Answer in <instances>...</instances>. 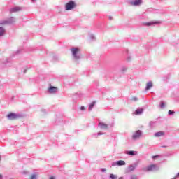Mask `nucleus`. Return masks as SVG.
Masks as SVG:
<instances>
[{
	"mask_svg": "<svg viewBox=\"0 0 179 179\" xmlns=\"http://www.w3.org/2000/svg\"><path fill=\"white\" fill-rule=\"evenodd\" d=\"M165 106H166V104L164 103V102H162L161 108H163V107H164Z\"/></svg>",
	"mask_w": 179,
	"mask_h": 179,
	"instance_id": "nucleus-24",
	"label": "nucleus"
},
{
	"mask_svg": "<svg viewBox=\"0 0 179 179\" xmlns=\"http://www.w3.org/2000/svg\"><path fill=\"white\" fill-rule=\"evenodd\" d=\"M155 170H157V166L156 164H151L146 167L145 171H155Z\"/></svg>",
	"mask_w": 179,
	"mask_h": 179,
	"instance_id": "nucleus-5",
	"label": "nucleus"
},
{
	"mask_svg": "<svg viewBox=\"0 0 179 179\" xmlns=\"http://www.w3.org/2000/svg\"><path fill=\"white\" fill-rule=\"evenodd\" d=\"M136 175H132L131 179H137Z\"/></svg>",
	"mask_w": 179,
	"mask_h": 179,
	"instance_id": "nucleus-23",
	"label": "nucleus"
},
{
	"mask_svg": "<svg viewBox=\"0 0 179 179\" xmlns=\"http://www.w3.org/2000/svg\"><path fill=\"white\" fill-rule=\"evenodd\" d=\"M142 113H143V109L141 108V109H137L134 114H135L136 115H139L142 114Z\"/></svg>",
	"mask_w": 179,
	"mask_h": 179,
	"instance_id": "nucleus-10",
	"label": "nucleus"
},
{
	"mask_svg": "<svg viewBox=\"0 0 179 179\" xmlns=\"http://www.w3.org/2000/svg\"><path fill=\"white\" fill-rule=\"evenodd\" d=\"M110 179H117L118 178V176L114 175V174H110Z\"/></svg>",
	"mask_w": 179,
	"mask_h": 179,
	"instance_id": "nucleus-19",
	"label": "nucleus"
},
{
	"mask_svg": "<svg viewBox=\"0 0 179 179\" xmlns=\"http://www.w3.org/2000/svg\"><path fill=\"white\" fill-rule=\"evenodd\" d=\"M74 58L76 59H79L80 57L77 55L78 51H79V48H73L71 50Z\"/></svg>",
	"mask_w": 179,
	"mask_h": 179,
	"instance_id": "nucleus-4",
	"label": "nucleus"
},
{
	"mask_svg": "<svg viewBox=\"0 0 179 179\" xmlns=\"http://www.w3.org/2000/svg\"><path fill=\"white\" fill-rule=\"evenodd\" d=\"M37 178V175H31L30 177V179H36Z\"/></svg>",
	"mask_w": 179,
	"mask_h": 179,
	"instance_id": "nucleus-21",
	"label": "nucleus"
},
{
	"mask_svg": "<svg viewBox=\"0 0 179 179\" xmlns=\"http://www.w3.org/2000/svg\"><path fill=\"white\" fill-rule=\"evenodd\" d=\"M2 177H3L2 174H0V179H2Z\"/></svg>",
	"mask_w": 179,
	"mask_h": 179,
	"instance_id": "nucleus-28",
	"label": "nucleus"
},
{
	"mask_svg": "<svg viewBox=\"0 0 179 179\" xmlns=\"http://www.w3.org/2000/svg\"><path fill=\"white\" fill-rule=\"evenodd\" d=\"M156 157H159V155H155L152 157V159H156Z\"/></svg>",
	"mask_w": 179,
	"mask_h": 179,
	"instance_id": "nucleus-26",
	"label": "nucleus"
},
{
	"mask_svg": "<svg viewBox=\"0 0 179 179\" xmlns=\"http://www.w3.org/2000/svg\"><path fill=\"white\" fill-rule=\"evenodd\" d=\"M102 171H103V172L107 171V169H102Z\"/></svg>",
	"mask_w": 179,
	"mask_h": 179,
	"instance_id": "nucleus-27",
	"label": "nucleus"
},
{
	"mask_svg": "<svg viewBox=\"0 0 179 179\" xmlns=\"http://www.w3.org/2000/svg\"><path fill=\"white\" fill-rule=\"evenodd\" d=\"M152 87H153V83H152V81L147 83L146 90H149V89H152Z\"/></svg>",
	"mask_w": 179,
	"mask_h": 179,
	"instance_id": "nucleus-9",
	"label": "nucleus"
},
{
	"mask_svg": "<svg viewBox=\"0 0 179 179\" xmlns=\"http://www.w3.org/2000/svg\"><path fill=\"white\" fill-rule=\"evenodd\" d=\"M7 118L12 121L13 120H17V118H19V115L14 113H10L8 115H7Z\"/></svg>",
	"mask_w": 179,
	"mask_h": 179,
	"instance_id": "nucleus-2",
	"label": "nucleus"
},
{
	"mask_svg": "<svg viewBox=\"0 0 179 179\" xmlns=\"http://www.w3.org/2000/svg\"><path fill=\"white\" fill-rule=\"evenodd\" d=\"M117 166H125V162L123 160H120L116 162Z\"/></svg>",
	"mask_w": 179,
	"mask_h": 179,
	"instance_id": "nucleus-12",
	"label": "nucleus"
},
{
	"mask_svg": "<svg viewBox=\"0 0 179 179\" xmlns=\"http://www.w3.org/2000/svg\"><path fill=\"white\" fill-rule=\"evenodd\" d=\"M32 1H35V0H32Z\"/></svg>",
	"mask_w": 179,
	"mask_h": 179,
	"instance_id": "nucleus-30",
	"label": "nucleus"
},
{
	"mask_svg": "<svg viewBox=\"0 0 179 179\" xmlns=\"http://www.w3.org/2000/svg\"><path fill=\"white\" fill-rule=\"evenodd\" d=\"M101 125V128H102V129H107L108 126L107 124H104V123H100Z\"/></svg>",
	"mask_w": 179,
	"mask_h": 179,
	"instance_id": "nucleus-14",
	"label": "nucleus"
},
{
	"mask_svg": "<svg viewBox=\"0 0 179 179\" xmlns=\"http://www.w3.org/2000/svg\"><path fill=\"white\" fill-rule=\"evenodd\" d=\"M164 135V131H159L155 133V136L159 137V136H163Z\"/></svg>",
	"mask_w": 179,
	"mask_h": 179,
	"instance_id": "nucleus-11",
	"label": "nucleus"
},
{
	"mask_svg": "<svg viewBox=\"0 0 179 179\" xmlns=\"http://www.w3.org/2000/svg\"><path fill=\"white\" fill-rule=\"evenodd\" d=\"M119 179H124V178H122V177H121V178H119Z\"/></svg>",
	"mask_w": 179,
	"mask_h": 179,
	"instance_id": "nucleus-29",
	"label": "nucleus"
},
{
	"mask_svg": "<svg viewBox=\"0 0 179 179\" xmlns=\"http://www.w3.org/2000/svg\"><path fill=\"white\" fill-rule=\"evenodd\" d=\"M127 155H130V156H135V155H136V152H135V151H129L127 152Z\"/></svg>",
	"mask_w": 179,
	"mask_h": 179,
	"instance_id": "nucleus-18",
	"label": "nucleus"
},
{
	"mask_svg": "<svg viewBox=\"0 0 179 179\" xmlns=\"http://www.w3.org/2000/svg\"><path fill=\"white\" fill-rule=\"evenodd\" d=\"M49 93H56L58 91V88L57 87L50 86L48 89Z\"/></svg>",
	"mask_w": 179,
	"mask_h": 179,
	"instance_id": "nucleus-7",
	"label": "nucleus"
},
{
	"mask_svg": "<svg viewBox=\"0 0 179 179\" xmlns=\"http://www.w3.org/2000/svg\"><path fill=\"white\" fill-rule=\"evenodd\" d=\"M22 10V8L20 7H14L10 10V13H15L16 12H20Z\"/></svg>",
	"mask_w": 179,
	"mask_h": 179,
	"instance_id": "nucleus-8",
	"label": "nucleus"
},
{
	"mask_svg": "<svg viewBox=\"0 0 179 179\" xmlns=\"http://www.w3.org/2000/svg\"><path fill=\"white\" fill-rule=\"evenodd\" d=\"M138 101V98L134 96L131 98V101Z\"/></svg>",
	"mask_w": 179,
	"mask_h": 179,
	"instance_id": "nucleus-22",
	"label": "nucleus"
},
{
	"mask_svg": "<svg viewBox=\"0 0 179 179\" xmlns=\"http://www.w3.org/2000/svg\"><path fill=\"white\" fill-rule=\"evenodd\" d=\"M160 23L159 22H147V26H152V24H159Z\"/></svg>",
	"mask_w": 179,
	"mask_h": 179,
	"instance_id": "nucleus-13",
	"label": "nucleus"
},
{
	"mask_svg": "<svg viewBox=\"0 0 179 179\" xmlns=\"http://www.w3.org/2000/svg\"><path fill=\"white\" fill-rule=\"evenodd\" d=\"M96 101H93L90 105V110L92 111L93 110V107H94V104H96Z\"/></svg>",
	"mask_w": 179,
	"mask_h": 179,
	"instance_id": "nucleus-17",
	"label": "nucleus"
},
{
	"mask_svg": "<svg viewBox=\"0 0 179 179\" xmlns=\"http://www.w3.org/2000/svg\"><path fill=\"white\" fill-rule=\"evenodd\" d=\"M5 34V29L0 27V36H3Z\"/></svg>",
	"mask_w": 179,
	"mask_h": 179,
	"instance_id": "nucleus-16",
	"label": "nucleus"
},
{
	"mask_svg": "<svg viewBox=\"0 0 179 179\" xmlns=\"http://www.w3.org/2000/svg\"><path fill=\"white\" fill-rule=\"evenodd\" d=\"M75 2L69 1L68 3L66 4V10H72L73 8H75Z\"/></svg>",
	"mask_w": 179,
	"mask_h": 179,
	"instance_id": "nucleus-1",
	"label": "nucleus"
},
{
	"mask_svg": "<svg viewBox=\"0 0 179 179\" xmlns=\"http://www.w3.org/2000/svg\"><path fill=\"white\" fill-rule=\"evenodd\" d=\"M168 114H169V115H171V114H176V112H174V110H169Z\"/></svg>",
	"mask_w": 179,
	"mask_h": 179,
	"instance_id": "nucleus-20",
	"label": "nucleus"
},
{
	"mask_svg": "<svg viewBox=\"0 0 179 179\" xmlns=\"http://www.w3.org/2000/svg\"><path fill=\"white\" fill-rule=\"evenodd\" d=\"M134 170H135V166H130L128 168V172H129V173H131V171H134Z\"/></svg>",
	"mask_w": 179,
	"mask_h": 179,
	"instance_id": "nucleus-15",
	"label": "nucleus"
},
{
	"mask_svg": "<svg viewBox=\"0 0 179 179\" xmlns=\"http://www.w3.org/2000/svg\"><path fill=\"white\" fill-rule=\"evenodd\" d=\"M141 135H142V132L141 130H138L133 134L132 139L136 141V139H139L141 138Z\"/></svg>",
	"mask_w": 179,
	"mask_h": 179,
	"instance_id": "nucleus-3",
	"label": "nucleus"
},
{
	"mask_svg": "<svg viewBox=\"0 0 179 179\" xmlns=\"http://www.w3.org/2000/svg\"><path fill=\"white\" fill-rule=\"evenodd\" d=\"M142 0H135L134 1H131L130 4L132 5V6H138L139 5H141Z\"/></svg>",
	"mask_w": 179,
	"mask_h": 179,
	"instance_id": "nucleus-6",
	"label": "nucleus"
},
{
	"mask_svg": "<svg viewBox=\"0 0 179 179\" xmlns=\"http://www.w3.org/2000/svg\"><path fill=\"white\" fill-rule=\"evenodd\" d=\"M80 110H81L82 111H85V110H86V108H85V106H81V107H80Z\"/></svg>",
	"mask_w": 179,
	"mask_h": 179,
	"instance_id": "nucleus-25",
	"label": "nucleus"
}]
</instances>
